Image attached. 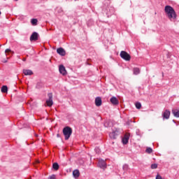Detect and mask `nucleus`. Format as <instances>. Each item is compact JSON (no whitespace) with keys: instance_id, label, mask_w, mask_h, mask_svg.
Listing matches in <instances>:
<instances>
[{"instance_id":"nucleus-1","label":"nucleus","mask_w":179,"mask_h":179,"mask_svg":"<svg viewBox=\"0 0 179 179\" xmlns=\"http://www.w3.org/2000/svg\"><path fill=\"white\" fill-rule=\"evenodd\" d=\"M164 10L170 20H171L172 19H176V17H177V15L176 14V11L174 10V8H173V7L170 6H166Z\"/></svg>"},{"instance_id":"nucleus-2","label":"nucleus","mask_w":179,"mask_h":179,"mask_svg":"<svg viewBox=\"0 0 179 179\" xmlns=\"http://www.w3.org/2000/svg\"><path fill=\"white\" fill-rule=\"evenodd\" d=\"M63 134L65 136V140L68 141L71 136L72 135V128L69 127H66L63 129Z\"/></svg>"},{"instance_id":"nucleus-3","label":"nucleus","mask_w":179,"mask_h":179,"mask_svg":"<svg viewBox=\"0 0 179 179\" xmlns=\"http://www.w3.org/2000/svg\"><path fill=\"white\" fill-rule=\"evenodd\" d=\"M120 57L121 58H122V59H124V61H131V55L127 52L126 51H121Z\"/></svg>"},{"instance_id":"nucleus-4","label":"nucleus","mask_w":179,"mask_h":179,"mask_svg":"<svg viewBox=\"0 0 179 179\" xmlns=\"http://www.w3.org/2000/svg\"><path fill=\"white\" fill-rule=\"evenodd\" d=\"M48 99L46 100V106L48 107H51L54 104V101H52V93L48 94Z\"/></svg>"},{"instance_id":"nucleus-5","label":"nucleus","mask_w":179,"mask_h":179,"mask_svg":"<svg viewBox=\"0 0 179 179\" xmlns=\"http://www.w3.org/2000/svg\"><path fill=\"white\" fill-rule=\"evenodd\" d=\"M118 134H119L118 130H115L109 134V136L110 139H117V136H118Z\"/></svg>"},{"instance_id":"nucleus-6","label":"nucleus","mask_w":179,"mask_h":179,"mask_svg":"<svg viewBox=\"0 0 179 179\" xmlns=\"http://www.w3.org/2000/svg\"><path fill=\"white\" fill-rule=\"evenodd\" d=\"M129 136H131V134L129 133H127L124 138H122V143L123 145H127L128 143V141H129Z\"/></svg>"},{"instance_id":"nucleus-7","label":"nucleus","mask_w":179,"mask_h":179,"mask_svg":"<svg viewBox=\"0 0 179 179\" xmlns=\"http://www.w3.org/2000/svg\"><path fill=\"white\" fill-rule=\"evenodd\" d=\"M57 54H59V55H61L62 57H65V55H66V52L65 51V50L62 48H59L57 49Z\"/></svg>"},{"instance_id":"nucleus-8","label":"nucleus","mask_w":179,"mask_h":179,"mask_svg":"<svg viewBox=\"0 0 179 179\" xmlns=\"http://www.w3.org/2000/svg\"><path fill=\"white\" fill-rule=\"evenodd\" d=\"M38 40V34L34 32L30 36V41H37Z\"/></svg>"},{"instance_id":"nucleus-9","label":"nucleus","mask_w":179,"mask_h":179,"mask_svg":"<svg viewBox=\"0 0 179 179\" xmlns=\"http://www.w3.org/2000/svg\"><path fill=\"white\" fill-rule=\"evenodd\" d=\"M59 73L63 75L64 76H65V75H66V73H68L66 72V69H65V66H64V65H60L59 67Z\"/></svg>"},{"instance_id":"nucleus-10","label":"nucleus","mask_w":179,"mask_h":179,"mask_svg":"<svg viewBox=\"0 0 179 179\" xmlns=\"http://www.w3.org/2000/svg\"><path fill=\"white\" fill-rule=\"evenodd\" d=\"M98 166L99 167L104 170V169L107 167V164H106V161L104 160H99L98 163Z\"/></svg>"},{"instance_id":"nucleus-11","label":"nucleus","mask_w":179,"mask_h":179,"mask_svg":"<svg viewBox=\"0 0 179 179\" xmlns=\"http://www.w3.org/2000/svg\"><path fill=\"white\" fill-rule=\"evenodd\" d=\"M110 103H112L113 106H118V104H120V101L115 96H113L112 98H110Z\"/></svg>"},{"instance_id":"nucleus-12","label":"nucleus","mask_w":179,"mask_h":179,"mask_svg":"<svg viewBox=\"0 0 179 179\" xmlns=\"http://www.w3.org/2000/svg\"><path fill=\"white\" fill-rule=\"evenodd\" d=\"M170 110H166L162 115L164 120H169L170 118Z\"/></svg>"},{"instance_id":"nucleus-13","label":"nucleus","mask_w":179,"mask_h":179,"mask_svg":"<svg viewBox=\"0 0 179 179\" xmlns=\"http://www.w3.org/2000/svg\"><path fill=\"white\" fill-rule=\"evenodd\" d=\"M102 101H101V97H96L95 99V105L96 107H100L101 106Z\"/></svg>"},{"instance_id":"nucleus-14","label":"nucleus","mask_w":179,"mask_h":179,"mask_svg":"<svg viewBox=\"0 0 179 179\" xmlns=\"http://www.w3.org/2000/svg\"><path fill=\"white\" fill-rule=\"evenodd\" d=\"M23 73L24 75H25L26 76H31L33 75V71L31 70H29V69H24L23 70Z\"/></svg>"},{"instance_id":"nucleus-15","label":"nucleus","mask_w":179,"mask_h":179,"mask_svg":"<svg viewBox=\"0 0 179 179\" xmlns=\"http://www.w3.org/2000/svg\"><path fill=\"white\" fill-rule=\"evenodd\" d=\"M73 176L74 178H78L80 176V173L79 172V170L76 169L73 171Z\"/></svg>"},{"instance_id":"nucleus-16","label":"nucleus","mask_w":179,"mask_h":179,"mask_svg":"<svg viewBox=\"0 0 179 179\" xmlns=\"http://www.w3.org/2000/svg\"><path fill=\"white\" fill-rule=\"evenodd\" d=\"M172 114L176 118H179V110L178 109H173V110H172Z\"/></svg>"},{"instance_id":"nucleus-17","label":"nucleus","mask_w":179,"mask_h":179,"mask_svg":"<svg viewBox=\"0 0 179 179\" xmlns=\"http://www.w3.org/2000/svg\"><path fill=\"white\" fill-rule=\"evenodd\" d=\"M134 75H139L141 73V70L139 68L136 67L133 69Z\"/></svg>"},{"instance_id":"nucleus-18","label":"nucleus","mask_w":179,"mask_h":179,"mask_svg":"<svg viewBox=\"0 0 179 179\" xmlns=\"http://www.w3.org/2000/svg\"><path fill=\"white\" fill-rule=\"evenodd\" d=\"M52 169L54 170H55V171H57V170L59 169V165L58 164V163H57V162L53 163Z\"/></svg>"},{"instance_id":"nucleus-19","label":"nucleus","mask_w":179,"mask_h":179,"mask_svg":"<svg viewBox=\"0 0 179 179\" xmlns=\"http://www.w3.org/2000/svg\"><path fill=\"white\" fill-rule=\"evenodd\" d=\"M1 92L2 93H7L8 92V87L6 85H4L1 87Z\"/></svg>"},{"instance_id":"nucleus-20","label":"nucleus","mask_w":179,"mask_h":179,"mask_svg":"<svg viewBox=\"0 0 179 179\" xmlns=\"http://www.w3.org/2000/svg\"><path fill=\"white\" fill-rule=\"evenodd\" d=\"M37 22H38L37 19H32L31 20V23L32 26H37Z\"/></svg>"},{"instance_id":"nucleus-21","label":"nucleus","mask_w":179,"mask_h":179,"mask_svg":"<svg viewBox=\"0 0 179 179\" xmlns=\"http://www.w3.org/2000/svg\"><path fill=\"white\" fill-rule=\"evenodd\" d=\"M136 108H138V110H141V107H142V104H141L140 102H137L136 103Z\"/></svg>"},{"instance_id":"nucleus-22","label":"nucleus","mask_w":179,"mask_h":179,"mask_svg":"<svg viewBox=\"0 0 179 179\" xmlns=\"http://www.w3.org/2000/svg\"><path fill=\"white\" fill-rule=\"evenodd\" d=\"M146 153H148L149 155H150V153H152V152H153V150L151 148H147V149L145 150Z\"/></svg>"},{"instance_id":"nucleus-23","label":"nucleus","mask_w":179,"mask_h":179,"mask_svg":"<svg viewBox=\"0 0 179 179\" xmlns=\"http://www.w3.org/2000/svg\"><path fill=\"white\" fill-rule=\"evenodd\" d=\"M128 169H129V166H128V164L123 165V170L127 171V170H128Z\"/></svg>"},{"instance_id":"nucleus-24","label":"nucleus","mask_w":179,"mask_h":179,"mask_svg":"<svg viewBox=\"0 0 179 179\" xmlns=\"http://www.w3.org/2000/svg\"><path fill=\"white\" fill-rule=\"evenodd\" d=\"M157 168V164H152L151 165V169H155Z\"/></svg>"},{"instance_id":"nucleus-25","label":"nucleus","mask_w":179,"mask_h":179,"mask_svg":"<svg viewBox=\"0 0 179 179\" xmlns=\"http://www.w3.org/2000/svg\"><path fill=\"white\" fill-rule=\"evenodd\" d=\"M155 179H163V178H162V176H160L159 174H157Z\"/></svg>"},{"instance_id":"nucleus-26","label":"nucleus","mask_w":179,"mask_h":179,"mask_svg":"<svg viewBox=\"0 0 179 179\" xmlns=\"http://www.w3.org/2000/svg\"><path fill=\"white\" fill-rule=\"evenodd\" d=\"M48 179H55V175L50 176Z\"/></svg>"},{"instance_id":"nucleus-27","label":"nucleus","mask_w":179,"mask_h":179,"mask_svg":"<svg viewBox=\"0 0 179 179\" xmlns=\"http://www.w3.org/2000/svg\"><path fill=\"white\" fill-rule=\"evenodd\" d=\"M6 55H8V54H9V52H10V50H9V49H7V50H6Z\"/></svg>"},{"instance_id":"nucleus-28","label":"nucleus","mask_w":179,"mask_h":179,"mask_svg":"<svg viewBox=\"0 0 179 179\" xmlns=\"http://www.w3.org/2000/svg\"><path fill=\"white\" fill-rule=\"evenodd\" d=\"M95 152H96V153H99L100 152V148H95Z\"/></svg>"},{"instance_id":"nucleus-29","label":"nucleus","mask_w":179,"mask_h":179,"mask_svg":"<svg viewBox=\"0 0 179 179\" xmlns=\"http://www.w3.org/2000/svg\"><path fill=\"white\" fill-rule=\"evenodd\" d=\"M57 138H61V135H59V134H57Z\"/></svg>"},{"instance_id":"nucleus-30","label":"nucleus","mask_w":179,"mask_h":179,"mask_svg":"<svg viewBox=\"0 0 179 179\" xmlns=\"http://www.w3.org/2000/svg\"><path fill=\"white\" fill-rule=\"evenodd\" d=\"M22 61H26V59L24 58V59H22Z\"/></svg>"},{"instance_id":"nucleus-31","label":"nucleus","mask_w":179,"mask_h":179,"mask_svg":"<svg viewBox=\"0 0 179 179\" xmlns=\"http://www.w3.org/2000/svg\"><path fill=\"white\" fill-rule=\"evenodd\" d=\"M0 15H1V11H0Z\"/></svg>"}]
</instances>
